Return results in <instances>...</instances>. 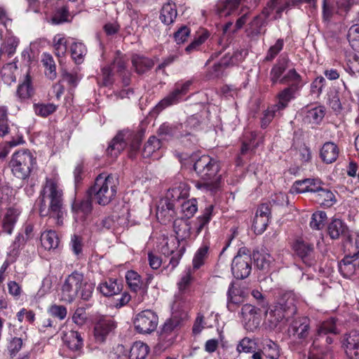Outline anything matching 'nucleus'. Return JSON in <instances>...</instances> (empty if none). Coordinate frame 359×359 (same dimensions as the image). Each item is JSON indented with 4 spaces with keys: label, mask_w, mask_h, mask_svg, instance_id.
Returning <instances> with one entry per match:
<instances>
[{
    "label": "nucleus",
    "mask_w": 359,
    "mask_h": 359,
    "mask_svg": "<svg viewBox=\"0 0 359 359\" xmlns=\"http://www.w3.org/2000/svg\"><path fill=\"white\" fill-rule=\"evenodd\" d=\"M40 216H49L55 220L57 226L63 225L66 211L63 204V193L57 182L47 178L36 201Z\"/></svg>",
    "instance_id": "1"
},
{
    "label": "nucleus",
    "mask_w": 359,
    "mask_h": 359,
    "mask_svg": "<svg viewBox=\"0 0 359 359\" xmlns=\"http://www.w3.org/2000/svg\"><path fill=\"white\" fill-rule=\"evenodd\" d=\"M193 168L201 181L196 182L195 186L210 193L216 192L220 186L221 175L219 163L209 156L203 155L198 158L191 157Z\"/></svg>",
    "instance_id": "2"
},
{
    "label": "nucleus",
    "mask_w": 359,
    "mask_h": 359,
    "mask_svg": "<svg viewBox=\"0 0 359 359\" xmlns=\"http://www.w3.org/2000/svg\"><path fill=\"white\" fill-rule=\"evenodd\" d=\"M118 184V180L116 176L102 173L96 177L89 192L99 205H107L115 198Z\"/></svg>",
    "instance_id": "3"
},
{
    "label": "nucleus",
    "mask_w": 359,
    "mask_h": 359,
    "mask_svg": "<svg viewBox=\"0 0 359 359\" xmlns=\"http://www.w3.org/2000/svg\"><path fill=\"white\" fill-rule=\"evenodd\" d=\"M35 158L27 149H22L15 152L10 161V167L14 176L19 179H27L31 172Z\"/></svg>",
    "instance_id": "4"
},
{
    "label": "nucleus",
    "mask_w": 359,
    "mask_h": 359,
    "mask_svg": "<svg viewBox=\"0 0 359 359\" xmlns=\"http://www.w3.org/2000/svg\"><path fill=\"white\" fill-rule=\"evenodd\" d=\"M84 278L83 274L76 271L69 274L62 286V300L68 303L72 302L79 296Z\"/></svg>",
    "instance_id": "5"
},
{
    "label": "nucleus",
    "mask_w": 359,
    "mask_h": 359,
    "mask_svg": "<svg viewBox=\"0 0 359 359\" xmlns=\"http://www.w3.org/2000/svg\"><path fill=\"white\" fill-rule=\"evenodd\" d=\"M158 323L157 314L150 309L138 313L133 320L135 329L140 334L151 333L156 329Z\"/></svg>",
    "instance_id": "6"
},
{
    "label": "nucleus",
    "mask_w": 359,
    "mask_h": 359,
    "mask_svg": "<svg viewBox=\"0 0 359 359\" xmlns=\"http://www.w3.org/2000/svg\"><path fill=\"white\" fill-rule=\"evenodd\" d=\"M183 317L177 314H172L163 324L160 334L159 343L164 348L170 346L175 341V330L180 326Z\"/></svg>",
    "instance_id": "7"
},
{
    "label": "nucleus",
    "mask_w": 359,
    "mask_h": 359,
    "mask_svg": "<svg viewBox=\"0 0 359 359\" xmlns=\"http://www.w3.org/2000/svg\"><path fill=\"white\" fill-rule=\"evenodd\" d=\"M302 121L304 123L316 126L323 120L325 115V108L323 105H307L300 111Z\"/></svg>",
    "instance_id": "8"
},
{
    "label": "nucleus",
    "mask_w": 359,
    "mask_h": 359,
    "mask_svg": "<svg viewBox=\"0 0 359 359\" xmlns=\"http://www.w3.org/2000/svg\"><path fill=\"white\" fill-rule=\"evenodd\" d=\"M190 86V81L177 83L174 89L158 102L156 107L162 110L167 107L178 103L182 100V97L188 93Z\"/></svg>",
    "instance_id": "9"
},
{
    "label": "nucleus",
    "mask_w": 359,
    "mask_h": 359,
    "mask_svg": "<svg viewBox=\"0 0 359 359\" xmlns=\"http://www.w3.org/2000/svg\"><path fill=\"white\" fill-rule=\"evenodd\" d=\"M287 332L295 339L306 340L310 333V319L304 316L295 318L289 325Z\"/></svg>",
    "instance_id": "10"
},
{
    "label": "nucleus",
    "mask_w": 359,
    "mask_h": 359,
    "mask_svg": "<svg viewBox=\"0 0 359 359\" xmlns=\"http://www.w3.org/2000/svg\"><path fill=\"white\" fill-rule=\"evenodd\" d=\"M324 183L319 179L306 178L302 180L295 181L291 187L290 192L292 194L311 192L315 196L319 193Z\"/></svg>",
    "instance_id": "11"
},
{
    "label": "nucleus",
    "mask_w": 359,
    "mask_h": 359,
    "mask_svg": "<svg viewBox=\"0 0 359 359\" xmlns=\"http://www.w3.org/2000/svg\"><path fill=\"white\" fill-rule=\"evenodd\" d=\"M293 250L305 265L307 266L315 265L316 261L312 244L297 240L293 244Z\"/></svg>",
    "instance_id": "12"
},
{
    "label": "nucleus",
    "mask_w": 359,
    "mask_h": 359,
    "mask_svg": "<svg viewBox=\"0 0 359 359\" xmlns=\"http://www.w3.org/2000/svg\"><path fill=\"white\" fill-rule=\"evenodd\" d=\"M251 256H235L231 264V271L237 279L247 278L251 272Z\"/></svg>",
    "instance_id": "13"
},
{
    "label": "nucleus",
    "mask_w": 359,
    "mask_h": 359,
    "mask_svg": "<svg viewBox=\"0 0 359 359\" xmlns=\"http://www.w3.org/2000/svg\"><path fill=\"white\" fill-rule=\"evenodd\" d=\"M299 300L298 294L293 291H287L281 294L278 299L277 305L286 313V315L293 317L297 313V304Z\"/></svg>",
    "instance_id": "14"
},
{
    "label": "nucleus",
    "mask_w": 359,
    "mask_h": 359,
    "mask_svg": "<svg viewBox=\"0 0 359 359\" xmlns=\"http://www.w3.org/2000/svg\"><path fill=\"white\" fill-rule=\"evenodd\" d=\"M131 136L130 131H120L112 139L107 149V153L111 158H116L125 149L128 140Z\"/></svg>",
    "instance_id": "15"
},
{
    "label": "nucleus",
    "mask_w": 359,
    "mask_h": 359,
    "mask_svg": "<svg viewBox=\"0 0 359 359\" xmlns=\"http://www.w3.org/2000/svg\"><path fill=\"white\" fill-rule=\"evenodd\" d=\"M116 327L115 321L111 318H102L95 325L94 336L97 342L103 343L108 334Z\"/></svg>",
    "instance_id": "16"
},
{
    "label": "nucleus",
    "mask_w": 359,
    "mask_h": 359,
    "mask_svg": "<svg viewBox=\"0 0 359 359\" xmlns=\"http://www.w3.org/2000/svg\"><path fill=\"white\" fill-rule=\"evenodd\" d=\"M176 212L175 210V203L165 199H161L156 210V217L158 220L163 224L172 222L175 217Z\"/></svg>",
    "instance_id": "17"
},
{
    "label": "nucleus",
    "mask_w": 359,
    "mask_h": 359,
    "mask_svg": "<svg viewBox=\"0 0 359 359\" xmlns=\"http://www.w3.org/2000/svg\"><path fill=\"white\" fill-rule=\"evenodd\" d=\"M268 23L269 20H265L264 18L255 16L248 25L245 30L247 36L251 40H257L260 36L266 34Z\"/></svg>",
    "instance_id": "18"
},
{
    "label": "nucleus",
    "mask_w": 359,
    "mask_h": 359,
    "mask_svg": "<svg viewBox=\"0 0 359 359\" xmlns=\"http://www.w3.org/2000/svg\"><path fill=\"white\" fill-rule=\"evenodd\" d=\"M359 250L353 255L346 256L339 264V270L345 278H350L359 270Z\"/></svg>",
    "instance_id": "19"
},
{
    "label": "nucleus",
    "mask_w": 359,
    "mask_h": 359,
    "mask_svg": "<svg viewBox=\"0 0 359 359\" xmlns=\"http://www.w3.org/2000/svg\"><path fill=\"white\" fill-rule=\"evenodd\" d=\"M189 187L185 182H179L175 183L172 187H170L163 199L170 201L175 203L179 201L180 199H184L189 196Z\"/></svg>",
    "instance_id": "20"
},
{
    "label": "nucleus",
    "mask_w": 359,
    "mask_h": 359,
    "mask_svg": "<svg viewBox=\"0 0 359 359\" xmlns=\"http://www.w3.org/2000/svg\"><path fill=\"white\" fill-rule=\"evenodd\" d=\"M349 359H359V332L353 330L346 334L344 343Z\"/></svg>",
    "instance_id": "21"
},
{
    "label": "nucleus",
    "mask_w": 359,
    "mask_h": 359,
    "mask_svg": "<svg viewBox=\"0 0 359 359\" xmlns=\"http://www.w3.org/2000/svg\"><path fill=\"white\" fill-rule=\"evenodd\" d=\"M339 332L336 326L334 318H330L323 322L317 328L316 334L313 341V347H317L320 345V339L329 334H337Z\"/></svg>",
    "instance_id": "22"
},
{
    "label": "nucleus",
    "mask_w": 359,
    "mask_h": 359,
    "mask_svg": "<svg viewBox=\"0 0 359 359\" xmlns=\"http://www.w3.org/2000/svg\"><path fill=\"white\" fill-rule=\"evenodd\" d=\"M327 233L332 239L346 237L348 241L351 242L348 226L341 219H333L327 226Z\"/></svg>",
    "instance_id": "23"
},
{
    "label": "nucleus",
    "mask_w": 359,
    "mask_h": 359,
    "mask_svg": "<svg viewBox=\"0 0 359 359\" xmlns=\"http://www.w3.org/2000/svg\"><path fill=\"white\" fill-rule=\"evenodd\" d=\"M62 339L68 348L72 351H79L83 346V338L77 331H63Z\"/></svg>",
    "instance_id": "24"
},
{
    "label": "nucleus",
    "mask_w": 359,
    "mask_h": 359,
    "mask_svg": "<svg viewBox=\"0 0 359 359\" xmlns=\"http://www.w3.org/2000/svg\"><path fill=\"white\" fill-rule=\"evenodd\" d=\"M189 304L187 292L178 291L174 296V300L171 305L172 314L181 316L184 318L187 316L185 309Z\"/></svg>",
    "instance_id": "25"
},
{
    "label": "nucleus",
    "mask_w": 359,
    "mask_h": 359,
    "mask_svg": "<svg viewBox=\"0 0 359 359\" xmlns=\"http://www.w3.org/2000/svg\"><path fill=\"white\" fill-rule=\"evenodd\" d=\"M173 229L176 235L177 243L191 238V226L189 222L183 219H176L173 222Z\"/></svg>",
    "instance_id": "26"
},
{
    "label": "nucleus",
    "mask_w": 359,
    "mask_h": 359,
    "mask_svg": "<svg viewBox=\"0 0 359 359\" xmlns=\"http://www.w3.org/2000/svg\"><path fill=\"white\" fill-rule=\"evenodd\" d=\"M97 289L104 297H111L121 292L122 285L116 279L108 278L102 280Z\"/></svg>",
    "instance_id": "27"
},
{
    "label": "nucleus",
    "mask_w": 359,
    "mask_h": 359,
    "mask_svg": "<svg viewBox=\"0 0 359 359\" xmlns=\"http://www.w3.org/2000/svg\"><path fill=\"white\" fill-rule=\"evenodd\" d=\"M252 259L257 269L264 272L269 271L274 262L271 255L264 250H255L252 254Z\"/></svg>",
    "instance_id": "28"
},
{
    "label": "nucleus",
    "mask_w": 359,
    "mask_h": 359,
    "mask_svg": "<svg viewBox=\"0 0 359 359\" xmlns=\"http://www.w3.org/2000/svg\"><path fill=\"white\" fill-rule=\"evenodd\" d=\"M20 213L19 210L16 208H10L7 209L1 221V226L4 232L8 234L12 233Z\"/></svg>",
    "instance_id": "29"
},
{
    "label": "nucleus",
    "mask_w": 359,
    "mask_h": 359,
    "mask_svg": "<svg viewBox=\"0 0 359 359\" xmlns=\"http://www.w3.org/2000/svg\"><path fill=\"white\" fill-rule=\"evenodd\" d=\"M279 81L281 84L290 83L289 87L298 90H300L305 84L302 76L297 73L294 68L289 69Z\"/></svg>",
    "instance_id": "30"
},
{
    "label": "nucleus",
    "mask_w": 359,
    "mask_h": 359,
    "mask_svg": "<svg viewBox=\"0 0 359 359\" xmlns=\"http://www.w3.org/2000/svg\"><path fill=\"white\" fill-rule=\"evenodd\" d=\"M299 91L289 86L285 88L278 93L277 96L278 102L276 104L273 105V109L279 111L285 109L288 106L289 102L296 97V94Z\"/></svg>",
    "instance_id": "31"
},
{
    "label": "nucleus",
    "mask_w": 359,
    "mask_h": 359,
    "mask_svg": "<svg viewBox=\"0 0 359 359\" xmlns=\"http://www.w3.org/2000/svg\"><path fill=\"white\" fill-rule=\"evenodd\" d=\"M262 313H264V310L261 306H253L246 304L241 309V314L243 318L248 322L252 320L253 323L257 325L259 323Z\"/></svg>",
    "instance_id": "32"
},
{
    "label": "nucleus",
    "mask_w": 359,
    "mask_h": 359,
    "mask_svg": "<svg viewBox=\"0 0 359 359\" xmlns=\"http://www.w3.org/2000/svg\"><path fill=\"white\" fill-rule=\"evenodd\" d=\"M265 315L267 317L269 326L272 329L276 328L280 323L284 320L287 321L290 318H292L286 315V313L280 309L277 304L269 312L267 311V314Z\"/></svg>",
    "instance_id": "33"
},
{
    "label": "nucleus",
    "mask_w": 359,
    "mask_h": 359,
    "mask_svg": "<svg viewBox=\"0 0 359 359\" xmlns=\"http://www.w3.org/2000/svg\"><path fill=\"white\" fill-rule=\"evenodd\" d=\"M132 64L138 74H143L154 66L153 60L140 55L132 57Z\"/></svg>",
    "instance_id": "34"
},
{
    "label": "nucleus",
    "mask_w": 359,
    "mask_h": 359,
    "mask_svg": "<svg viewBox=\"0 0 359 359\" xmlns=\"http://www.w3.org/2000/svg\"><path fill=\"white\" fill-rule=\"evenodd\" d=\"M339 156V148L332 142H325L320 149V157L323 162L332 163L334 162Z\"/></svg>",
    "instance_id": "35"
},
{
    "label": "nucleus",
    "mask_w": 359,
    "mask_h": 359,
    "mask_svg": "<svg viewBox=\"0 0 359 359\" xmlns=\"http://www.w3.org/2000/svg\"><path fill=\"white\" fill-rule=\"evenodd\" d=\"M313 200L324 208H330L337 202L334 193L323 187L313 196Z\"/></svg>",
    "instance_id": "36"
},
{
    "label": "nucleus",
    "mask_w": 359,
    "mask_h": 359,
    "mask_svg": "<svg viewBox=\"0 0 359 359\" xmlns=\"http://www.w3.org/2000/svg\"><path fill=\"white\" fill-rule=\"evenodd\" d=\"M34 226L32 224H27L25 227V237L23 235L19 234L16 236L11 248H13L12 250L10 251L11 255H13L16 256L18 253V249L20 247L23 245L27 240L32 238L34 236L33 234Z\"/></svg>",
    "instance_id": "37"
},
{
    "label": "nucleus",
    "mask_w": 359,
    "mask_h": 359,
    "mask_svg": "<svg viewBox=\"0 0 359 359\" xmlns=\"http://www.w3.org/2000/svg\"><path fill=\"white\" fill-rule=\"evenodd\" d=\"M177 15V12L175 4L168 3L164 4L161 8L160 19L163 24L169 25L174 22Z\"/></svg>",
    "instance_id": "38"
},
{
    "label": "nucleus",
    "mask_w": 359,
    "mask_h": 359,
    "mask_svg": "<svg viewBox=\"0 0 359 359\" xmlns=\"http://www.w3.org/2000/svg\"><path fill=\"white\" fill-rule=\"evenodd\" d=\"M297 4L296 0H271L268 3V6L271 9H276V15L274 16V19H278L282 17V13L292 6H294Z\"/></svg>",
    "instance_id": "39"
},
{
    "label": "nucleus",
    "mask_w": 359,
    "mask_h": 359,
    "mask_svg": "<svg viewBox=\"0 0 359 359\" xmlns=\"http://www.w3.org/2000/svg\"><path fill=\"white\" fill-rule=\"evenodd\" d=\"M72 211L76 214V217H80L81 219H84L86 216L89 215L92 211V202L89 198L81 201H75L72 204Z\"/></svg>",
    "instance_id": "40"
},
{
    "label": "nucleus",
    "mask_w": 359,
    "mask_h": 359,
    "mask_svg": "<svg viewBox=\"0 0 359 359\" xmlns=\"http://www.w3.org/2000/svg\"><path fill=\"white\" fill-rule=\"evenodd\" d=\"M41 242L44 249L50 250L58 247L59 238L55 231L50 230L41 234Z\"/></svg>",
    "instance_id": "41"
},
{
    "label": "nucleus",
    "mask_w": 359,
    "mask_h": 359,
    "mask_svg": "<svg viewBox=\"0 0 359 359\" xmlns=\"http://www.w3.org/2000/svg\"><path fill=\"white\" fill-rule=\"evenodd\" d=\"M149 351V346L141 341L135 342L130 348V359H145Z\"/></svg>",
    "instance_id": "42"
},
{
    "label": "nucleus",
    "mask_w": 359,
    "mask_h": 359,
    "mask_svg": "<svg viewBox=\"0 0 359 359\" xmlns=\"http://www.w3.org/2000/svg\"><path fill=\"white\" fill-rule=\"evenodd\" d=\"M290 60L287 57L280 59L279 62L271 70V79L273 83L282 77L283 74L289 67Z\"/></svg>",
    "instance_id": "43"
},
{
    "label": "nucleus",
    "mask_w": 359,
    "mask_h": 359,
    "mask_svg": "<svg viewBox=\"0 0 359 359\" xmlns=\"http://www.w3.org/2000/svg\"><path fill=\"white\" fill-rule=\"evenodd\" d=\"M72 59L77 64H81L87 53L86 46L81 42H74L70 47Z\"/></svg>",
    "instance_id": "44"
},
{
    "label": "nucleus",
    "mask_w": 359,
    "mask_h": 359,
    "mask_svg": "<svg viewBox=\"0 0 359 359\" xmlns=\"http://www.w3.org/2000/svg\"><path fill=\"white\" fill-rule=\"evenodd\" d=\"M127 284L133 292H138L142 288L141 276L135 271H128L126 274Z\"/></svg>",
    "instance_id": "45"
},
{
    "label": "nucleus",
    "mask_w": 359,
    "mask_h": 359,
    "mask_svg": "<svg viewBox=\"0 0 359 359\" xmlns=\"http://www.w3.org/2000/svg\"><path fill=\"white\" fill-rule=\"evenodd\" d=\"M210 246L208 243H203L197 250L193 259V267L198 269L203 265L205 259L208 257Z\"/></svg>",
    "instance_id": "46"
},
{
    "label": "nucleus",
    "mask_w": 359,
    "mask_h": 359,
    "mask_svg": "<svg viewBox=\"0 0 359 359\" xmlns=\"http://www.w3.org/2000/svg\"><path fill=\"white\" fill-rule=\"evenodd\" d=\"M54 53L58 57L65 56L67 52V39L62 34H56L53 39Z\"/></svg>",
    "instance_id": "47"
},
{
    "label": "nucleus",
    "mask_w": 359,
    "mask_h": 359,
    "mask_svg": "<svg viewBox=\"0 0 359 359\" xmlns=\"http://www.w3.org/2000/svg\"><path fill=\"white\" fill-rule=\"evenodd\" d=\"M34 113L41 117H47L53 114L57 106L53 103H35L33 105Z\"/></svg>",
    "instance_id": "48"
},
{
    "label": "nucleus",
    "mask_w": 359,
    "mask_h": 359,
    "mask_svg": "<svg viewBox=\"0 0 359 359\" xmlns=\"http://www.w3.org/2000/svg\"><path fill=\"white\" fill-rule=\"evenodd\" d=\"M33 91V88L31 86V78L29 73H27L24 81L18 86L17 94L20 98L26 99L31 97Z\"/></svg>",
    "instance_id": "49"
},
{
    "label": "nucleus",
    "mask_w": 359,
    "mask_h": 359,
    "mask_svg": "<svg viewBox=\"0 0 359 359\" xmlns=\"http://www.w3.org/2000/svg\"><path fill=\"white\" fill-rule=\"evenodd\" d=\"M263 352L267 358L271 359H278L280 355L278 345L270 339L264 341Z\"/></svg>",
    "instance_id": "50"
},
{
    "label": "nucleus",
    "mask_w": 359,
    "mask_h": 359,
    "mask_svg": "<svg viewBox=\"0 0 359 359\" xmlns=\"http://www.w3.org/2000/svg\"><path fill=\"white\" fill-rule=\"evenodd\" d=\"M241 0H223L218 4V13L220 15H229L238 8Z\"/></svg>",
    "instance_id": "51"
},
{
    "label": "nucleus",
    "mask_w": 359,
    "mask_h": 359,
    "mask_svg": "<svg viewBox=\"0 0 359 359\" xmlns=\"http://www.w3.org/2000/svg\"><path fill=\"white\" fill-rule=\"evenodd\" d=\"M19 43V39L14 36H8L5 39L1 46L8 57H11L15 54Z\"/></svg>",
    "instance_id": "52"
},
{
    "label": "nucleus",
    "mask_w": 359,
    "mask_h": 359,
    "mask_svg": "<svg viewBox=\"0 0 359 359\" xmlns=\"http://www.w3.org/2000/svg\"><path fill=\"white\" fill-rule=\"evenodd\" d=\"M161 147L160 140L155 136L150 137L145 144L142 150L144 158L150 157L153 153Z\"/></svg>",
    "instance_id": "53"
},
{
    "label": "nucleus",
    "mask_w": 359,
    "mask_h": 359,
    "mask_svg": "<svg viewBox=\"0 0 359 359\" xmlns=\"http://www.w3.org/2000/svg\"><path fill=\"white\" fill-rule=\"evenodd\" d=\"M95 289V283L90 280L84 278L79 290L78 297H80L84 301H88L93 296Z\"/></svg>",
    "instance_id": "54"
},
{
    "label": "nucleus",
    "mask_w": 359,
    "mask_h": 359,
    "mask_svg": "<svg viewBox=\"0 0 359 359\" xmlns=\"http://www.w3.org/2000/svg\"><path fill=\"white\" fill-rule=\"evenodd\" d=\"M334 13H337L332 0H323L322 18L323 21L330 22Z\"/></svg>",
    "instance_id": "55"
},
{
    "label": "nucleus",
    "mask_w": 359,
    "mask_h": 359,
    "mask_svg": "<svg viewBox=\"0 0 359 359\" xmlns=\"http://www.w3.org/2000/svg\"><path fill=\"white\" fill-rule=\"evenodd\" d=\"M67 21H69V11L67 6L57 8L51 18V22L53 25H60Z\"/></svg>",
    "instance_id": "56"
},
{
    "label": "nucleus",
    "mask_w": 359,
    "mask_h": 359,
    "mask_svg": "<svg viewBox=\"0 0 359 359\" xmlns=\"http://www.w3.org/2000/svg\"><path fill=\"white\" fill-rule=\"evenodd\" d=\"M182 212L184 216L190 218L194 215L198 210V203L196 199L192 198L184 201L181 205Z\"/></svg>",
    "instance_id": "57"
},
{
    "label": "nucleus",
    "mask_w": 359,
    "mask_h": 359,
    "mask_svg": "<svg viewBox=\"0 0 359 359\" xmlns=\"http://www.w3.org/2000/svg\"><path fill=\"white\" fill-rule=\"evenodd\" d=\"M23 339L22 337H12L7 346V351L10 357L13 358L20 351L23 345Z\"/></svg>",
    "instance_id": "58"
},
{
    "label": "nucleus",
    "mask_w": 359,
    "mask_h": 359,
    "mask_svg": "<svg viewBox=\"0 0 359 359\" xmlns=\"http://www.w3.org/2000/svg\"><path fill=\"white\" fill-rule=\"evenodd\" d=\"M347 39L351 47L359 50V25H354L349 28Z\"/></svg>",
    "instance_id": "59"
},
{
    "label": "nucleus",
    "mask_w": 359,
    "mask_h": 359,
    "mask_svg": "<svg viewBox=\"0 0 359 359\" xmlns=\"http://www.w3.org/2000/svg\"><path fill=\"white\" fill-rule=\"evenodd\" d=\"M42 62L44 67L48 70V72H46V75L50 79H54L56 77V68L53 57L49 54H43Z\"/></svg>",
    "instance_id": "60"
},
{
    "label": "nucleus",
    "mask_w": 359,
    "mask_h": 359,
    "mask_svg": "<svg viewBox=\"0 0 359 359\" xmlns=\"http://www.w3.org/2000/svg\"><path fill=\"white\" fill-rule=\"evenodd\" d=\"M327 218V215L325 212L318 211L312 215L310 222V226L313 229L319 230L324 226V222Z\"/></svg>",
    "instance_id": "61"
},
{
    "label": "nucleus",
    "mask_w": 359,
    "mask_h": 359,
    "mask_svg": "<svg viewBox=\"0 0 359 359\" xmlns=\"http://www.w3.org/2000/svg\"><path fill=\"white\" fill-rule=\"evenodd\" d=\"M284 46V41L282 39H279L276 41V43L271 46L269 49L265 60L271 61L273 60L276 56L281 51Z\"/></svg>",
    "instance_id": "62"
},
{
    "label": "nucleus",
    "mask_w": 359,
    "mask_h": 359,
    "mask_svg": "<svg viewBox=\"0 0 359 359\" xmlns=\"http://www.w3.org/2000/svg\"><path fill=\"white\" fill-rule=\"evenodd\" d=\"M269 221V219L255 215L252 225L255 232L257 234H262L266 230Z\"/></svg>",
    "instance_id": "63"
},
{
    "label": "nucleus",
    "mask_w": 359,
    "mask_h": 359,
    "mask_svg": "<svg viewBox=\"0 0 359 359\" xmlns=\"http://www.w3.org/2000/svg\"><path fill=\"white\" fill-rule=\"evenodd\" d=\"M358 0H338L337 4V13L346 14L351 10V7L358 3Z\"/></svg>",
    "instance_id": "64"
}]
</instances>
